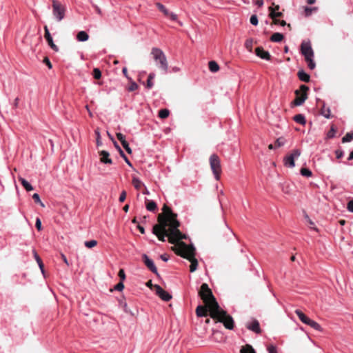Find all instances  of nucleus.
I'll use <instances>...</instances> for the list:
<instances>
[{
	"mask_svg": "<svg viewBox=\"0 0 353 353\" xmlns=\"http://www.w3.org/2000/svg\"><path fill=\"white\" fill-rule=\"evenodd\" d=\"M306 325H310L311 327L314 328L316 330L322 331L321 326L317 322H316L310 319Z\"/></svg>",
	"mask_w": 353,
	"mask_h": 353,
	"instance_id": "25",
	"label": "nucleus"
},
{
	"mask_svg": "<svg viewBox=\"0 0 353 353\" xmlns=\"http://www.w3.org/2000/svg\"><path fill=\"white\" fill-rule=\"evenodd\" d=\"M154 289L156 294L163 300L165 301H169L172 299V295L164 290L160 285H155Z\"/></svg>",
	"mask_w": 353,
	"mask_h": 353,
	"instance_id": "11",
	"label": "nucleus"
},
{
	"mask_svg": "<svg viewBox=\"0 0 353 353\" xmlns=\"http://www.w3.org/2000/svg\"><path fill=\"white\" fill-rule=\"evenodd\" d=\"M335 153L337 159H341L344 154L343 152L339 150H336Z\"/></svg>",
	"mask_w": 353,
	"mask_h": 353,
	"instance_id": "58",
	"label": "nucleus"
},
{
	"mask_svg": "<svg viewBox=\"0 0 353 353\" xmlns=\"http://www.w3.org/2000/svg\"><path fill=\"white\" fill-rule=\"evenodd\" d=\"M347 208L348 211L353 212V199L350 200L347 203Z\"/></svg>",
	"mask_w": 353,
	"mask_h": 353,
	"instance_id": "54",
	"label": "nucleus"
},
{
	"mask_svg": "<svg viewBox=\"0 0 353 353\" xmlns=\"http://www.w3.org/2000/svg\"><path fill=\"white\" fill-rule=\"evenodd\" d=\"M154 77H155V74L154 73H150L148 75V80H147V88L148 89H150V88H152L153 87L154 83L152 82V80L154 78Z\"/></svg>",
	"mask_w": 353,
	"mask_h": 353,
	"instance_id": "32",
	"label": "nucleus"
},
{
	"mask_svg": "<svg viewBox=\"0 0 353 353\" xmlns=\"http://www.w3.org/2000/svg\"><path fill=\"white\" fill-rule=\"evenodd\" d=\"M241 353H256L255 350L250 345H246L241 349Z\"/></svg>",
	"mask_w": 353,
	"mask_h": 353,
	"instance_id": "27",
	"label": "nucleus"
},
{
	"mask_svg": "<svg viewBox=\"0 0 353 353\" xmlns=\"http://www.w3.org/2000/svg\"><path fill=\"white\" fill-rule=\"evenodd\" d=\"M161 259L165 262L168 261V256L166 254L161 255Z\"/></svg>",
	"mask_w": 353,
	"mask_h": 353,
	"instance_id": "62",
	"label": "nucleus"
},
{
	"mask_svg": "<svg viewBox=\"0 0 353 353\" xmlns=\"http://www.w3.org/2000/svg\"><path fill=\"white\" fill-rule=\"evenodd\" d=\"M209 160L212 173L216 180L219 181L220 179V174L221 172L220 159L216 154H213L210 157Z\"/></svg>",
	"mask_w": 353,
	"mask_h": 353,
	"instance_id": "7",
	"label": "nucleus"
},
{
	"mask_svg": "<svg viewBox=\"0 0 353 353\" xmlns=\"http://www.w3.org/2000/svg\"><path fill=\"white\" fill-rule=\"evenodd\" d=\"M268 353H278L276 347L274 345H270L268 347Z\"/></svg>",
	"mask_w": 353,
	"mask_h": 353,
	"instance_id": "53",
	"label": "nucleus"
},
{
	"mask_svg": "<svg viewBox=\"0 0 353 353\" xmlns=\"http://www.w3.org/2000/svg\"><path fill=\"white\" fill-rule=\"evenodd\" d=\"M254 41L252 39H248L245 42V48L249 51H252V47H253Z\"/></svg>",
	"mask_w": 353,
	"mask_h": 353,
	"instance_id": "31",
	"label": "nucleus"
},
{
	"mask_svg": "<svg viewBox=\"0 0 353 353\" xmlns=\"http://www.w3.org/2000/svg\"><path fill=\"white\" fill-rule=\"evenodd\" d=\"M300 90L302 92L301 93L300 90L295 91L296 98L293 101V104L296 106L301 105L307 99L306 91L308 90V87L305 85H302L300 87Z\"/></svg>",
	"mask_w": 353,
	"mask_h": 353,
	"instance_id": "9",
	"label": "nucleus"
},
{
	"mask_svg": "<svg viewBox=\"0 0 353 353\" xmlns=\"http://www.w3.org/2000/svg\"><path fill=\"white\" fill-rule=\"evenodd\" d=\"M255 53L256 56L260 57L262 59L270 60V54L268 51L264 50V49L261 47H258L255 50Z\"/></svg>",
	"mask_w": 353,
	"mask_h": 353,
	"instance_id": "14",
	"label": "nucleus"
},
{
	"mask_svg": "<svg viewBox=\"0 0 353 353\" xmlns=\"http://www.w3.org/2000/svg\"><path fill=\"white\" fill-rule=\"evenodd\" d=\"M93 76L96 79H99L101 77V72L99 68H94L93 70Z\"/></svg>",
	"mask_w": 353,
	"mask_h": 353,
	"instance_id": "40",
	"label": "nucleus"
},
{
	"mask_svg": "<svg viewBox=\"0 0 353 353\" xmlns=\"http://www.w3.org/2000/svg\"><path fill=\"white\" fill-rule=\"evenodd\" d=\"M321 114L325 118H330V110L329 108H326L325 105L321 108Z\"/></svg>",
	"mask_w": 353,
	"mask_h": 353,
	"instance_id": "30",
	"label": "nucleus"
},
{
	"mask_svg": "<svg viewBox=\"0 0 353 353\" xmlns=\"http://www.w3.org/2000/svg\"><path fill=\"white\" fill-rule=\"evenodd\" d=\"M162 210L163 213L158 216L159 223L153 226L152 233L163 242L168 236L169 242L172 244L185 239V235L179 230V222L176 219V214H174L166 205L163 207Z\"/></svg>",
	"mask_w": 353,
	"mask_h": 353,
	"instance_id": "1",
	"label": "nucleus"
},
{
	"mask_svg": "<svg viewBox=\"0 0 353 353\" xmlns=\"http://www.w3.org/2000/svg\"><path fill=\"white\" fill-rule=\"evenodd\" d=\"M142 258L145 265L148 267V268L150 269V270L153 273L158 274L157 268L155 266L153 261L150 259L145 254H143Z\"/></svg>",
	"mask_w": 353,
	"mask_h": 353,
	"instance_id": "13",
	"label": "nucleus"
},
{
	"mask_svg": "<svg viewBox=\"0 0 353 353\" xmlns=\"http://www.w3.org/2000/svg\"><path fill=\"white\" fill-rule=\"evenodd\" d=\"M146 208L148 211L153 212L157 208V204L154 201H150L146 204Z\"/></svg>",
	"mask_w": 353,
	"mask_h": 353,
	"instance_id": "33",
	"label": "nucleus"
},
{
	"mask_svg": "<svg viewBox=\"0 0 353 353\" xmlns=\"http://www.w3.org/2000/svg\"><path fill=\"white\" fill-rule=\"evenodd\" d=\"M270 16L273 19H274L276 17H281L282 15L281 12H276L275 10L272 8H270Z\"/></svg>",
	"mask_w": 353,
	"mask_h": 353,
	"instance_id": "38",
	"label": "nucleus"
},
{
	"mask_svg": "<svg viewBox=\"0 0 353 353\" xmlns=\"http://www.w3.org/2000/svg\"><path fill=\"white\" fill-rule=\"evenodd\" d=\"M254 3L261 7L263 5V0H254Z\"/></svg>",
	"mask_w": 353,
	"mask_h": 353,
	"instance_id": "61",
	"label": "nucleus"
},
{
	"mask_svg": "<svg viewBox=\"0 0 353 353\" xmlns=\"http://www.w3.org/2000/svg\"><path fill=\"white\" fill-rule=\"evenodd\" d=\"M284 139L282 138H279L276 139V141L274 143V145L276 148H280L281 146L284 145Z\"/></svg>",
	"mask_w": 353,
	"mask_h": 353,
	"instance_id": "45",
	"label": "nucleus"
},
{
	"mask_svg": "<svg viewBox=\"0 0 353 353\" xmlns=\"http://www.w3.org/2000/svg\"><path fill=\"white\" fill-rule=\"evenodd\" d=\"M35 226L39 231L41 230V229H42L41 221L39 218L36 219Z\"/></svg>",
	"mask_w": 353,
	"mask_h": 353,
	"instance_id": "50",
	"label": "nucleus"
},
{
	"mask_svg": "<svg viewBox=\"0 0 353 353\" xmlns=\"http://www.w3.org/2000/svg\"><path fill=\"white\" fill-rule=\"evenodd\" d=\"M274 20V24H280L281 26H284L286 25V22L284 21V20H282V21H279L278 19H273Z\"/></svg>",
	"mask_w": 353,
	"mask_h": 353,
	"instance_id": "57",
	"label": "nucleus"
},
{
	"mask_svg": "<svg viewBox=\"0 0 353 353\" xmlns=\"http://www.w3.org/2000/svg\"><path fill=\"white\" fill-rule=\"evenodd\" d=\"M208 307L199 305L196 309V313L198 316H206L208 314Z\"/></svg>",
	"mask_w": 353,
	"mask_h": 353,
	"instance_id": "17",
	"label": "nucleus"
},
{
	"mask_svg": "<svg viewBox=\"0 0 353 353\" xmlns=\"http://www.w3.org/2000/svg\"><path fill=\"white\" fill-rule=\"evenodd\" d=\"M167 17H170L172 21H176L177 19V15L173 12H170L169 15Z\"/></svg>",
	"mask_w": 353,
	"mask_h": 353,
	"instance_id": "59",
	"label": "nucleus"
},
{
	"mask_svg": "<svg viewBox=\"0 0 353 353\" xmlns=\"http://www.w3.org/2000/svg\"><path fill=\"white\" fill-rule=\"evenodd\" d=\"M122 72H123V74H124V76L129 80V81H131V78L129 77L128 74V70H127V68L125 67L123 68L122 70Z\"/></svg>",
	"mask_w": 353,
	"mask_h": 353,
	"instance_id": "60",
	"label": "nucleus"
},
{
	"mask_svg": "<svg viewBox=\"0 0 353 353\" xmlns=\"http://www.w3.org/2000/svg\"><path fill=\"white\" fill-rule=\"evenodd\" d=\"M32 199H34L35 203H41L40 196L37 193H34L32 195Z\"/></svg>",
	"mask_w": 353,
	"mask_h": 353,
	"instance_id": "55",
	"label": "nucleus"
},
{
	"mask_svg": "<svg viewBox=\"0 0 353 353\" xmlns=\"http://www.w3.org/2000/svg\"><path fill=\"white\" fill-rule=\"evenodd\" d=\"M169 110L167 109H162L159 112V117L161 119H165L169 116Z\"/></svg>",
	"mask_w": 353,
	"mask_h": 353,
	"instance_id": "35",
	"label": "nucleus"
},
{
	"mask_svg": "<svg viewBox=\"0 0 353 353\" xmlns=\"http://www.w3.org/2000/svg\"><path fill=\"white\" fill-rule=\"evenodd\" d=\"M301 155V151L299 149L292 150V153L284 159V165L289 168H294L295 166L294 160Z\"/></svg>",
	"mask_w": 353,
	"mask_h": 353,
	"instance_id": "10",
	"label": "nucleus"
},
{
	"mask_svg": "<svg viewBox=\"0 0 353 353\" xmlns=\"http://www.w3.org/2000/svg\"><path fill=\"white\" fill-rule=\"evenodd\" d=\"M19 181L21 182L23 187L27 190V191H32L33 190V187L30 184V183L26 181L25 179L19 176Z\"/></svg>",
	"mask_w": 353,
	"mask_h": 353,
	"instance_id": "20",
	"label": "nucleus"
},
{
	"mask_svg": "<svg viewBox=\"0 0 353 353\" xmlns=\"http://www.w3.org/2000/svg\"><path fill=\"white\" fill-rule=\"evenodd\" d=\"M250 21L253 26H257L259 23L257 16L256 14H252L250 19Z\"/></svg>",
	"mask_w": 353,
	"mask_h": 353,
	"instance_id": "41",
	"label": "nucleus"
},
{
	"mask_svg": "<svg viewBox=\"0 0 353 353\" xmlns=\"http://www.w3.org/2000/svg\"><path fill=\"white\" fill-rule=\"evenodd\" d=\"M295 313L296 314V315L298 316L299 319L301 322H303L305 324H307V323H308L310 318L307 317L303 312L299 310H296L295 311Z\"/></svg>",
	"mask_w": 353,
	"mask_h": 353,
	"instance_id": "19",
	"label": "nucleus"
},
{
	"mask_svg": "<svg viewBox=\"0 0 353 353\" xmlns=\"http://www.w3.org/2000/svg\"><path fill=\"white\" fill-rule=\"evenodd\" d=\"M123 288H124V285L122 281L117 283L114 287V289L118 291H121V290H123Z\"/></svg>",
	"mask_w": 353,
	"mask_h": 353,
	"instance_id": "51",
	"label": "nucleus"
},
{
	"mask_svg": "<svg viewBox=\"0 0 353 353\" xmlns=\"http://www.w3.org/2000/svg\"><path fill=\"white\" fill-rule=\"evenodd\" d=\"M19 101V99L18 97H17L14 99V103H13V105H14V108H17L18 107Z\"/></svg>",
	"mask_w": 353,
	"mask_h": 353,
	"instance_id": "64",
	"label": "nucleus"
},
{
	"mask_svg": "<svg viewBox=\"0 0 353 353\" xmlns=\"http://www.w3.org/2000/svg\"><path fill=\"white\" fill-rule=\"evenodd\" d=\"M173 250L178 255L187 259L191 263L190 271L194 272L198 266V261L195 258V248L192 245H187L184 242L177 241L174 243Z\"/></svg>",
	"mask_w": 353,
	"mask_h": 353,
	"instance_id": "2",
	"label": "nucleus"
},
{
	"mask_svg": "<svg viewBox=\"0 0 353 353\" xmlns=\"http://www.w3.org/2000/svg\"><path fill=\"white\" fill-rule=\"evenodd\" d=\"M304 10H305V16L309 17L310 15H311V14L313 11L317 10V8L316 7H314V8L305 7Z\"/></svg>",
	"mask_w": 353,
	"mask_h": 353,
	"instance_id": "39",
	"label": "nucleus"
},
{
	"mask_svg": "<svg viewBox=\"0 0 353 353\" xmlns=\"http://www.w3.org/2000/svg\"><path fill=\"white\" fill-rule=\"evenodd\" d=\"M100 161L105 164H112V161L110 158V154L105 150H101L99 152Z\"/></svg>",
	"mask_w": 353,
	"mask_h": 353,
	"instance_id": "15",
	"label": "nucleus"
},
{
	"mask_svg": "<svg viewBox=\"0 0 353 353\" xmlns=\"http://www.w3.org/2000/svg\"><path fill=\"white\" fill-rule=\"evenodd\" d=\"M122 145L128 154L132 153V149L130 148L129 144L127 141H123Z\"/></svg>",
	"mask_w": 353,
	"mask_h": 353,
	"instance_id": "47",
	"label": "nucleus"
},
{
	"mask_svg": "<svg viewBox=\"0 0 353 353\" xmlns=\"http://www.w3.org/2000/svg\"><path fill=\"white\" fill-rule=\"evenodd\" d=\"M213 319H216L219 322L223 323L225 328L232 330L234 328V320L232 317L228 314L225 311L221 309L220 307L210 313Z\"/></svg>",
	"mask_w": 353,
	"mask_h": 353,
	"instance_id": "4",
	"label": "nucleus"
},
{
	"mask_svg": "<svg viewBox=\"0 0 353 353\" xmlns=\"http://www.w3.org/2000/svg\"><path fill=\"white\" fill-rule=\"evenodd\" d=\"M134 187L137 190H139L141 187H145L144 183L138 178L133 177L132 181Z\"/></svg>",
	"mask_w": 353,
	"mask_h": 353,
	"instance_id": "22",
	"label": "nucleus"
},
{
	"mask_svg": "<svg viewBox=\"0 0 353 353\" xmlns=\"http://www.w3.org/2000/svg\"><path fill=\"white\" fill-rule=\"evenodd\" d=\"M301 53L304 56L308 68L310 70L315 68L316 64L313 60L314 52L309 42H303L301 46Z\"/></svg>",
	"mask_w": 353,
	"mask_h": 353,
	"instance_id": "6",
	"label": "nucleus"
},
{
	"mask_svg": "<svg viewBox=\"0 0 353 353\" xmlns=\"http://www.w3.org/2000/svg\"><path fill=\"white\" fill-rule=\"evenodd\" d=\"M157 7L159 10L162 12L165 16H168L170 14V11L161 3H156Z\"/></svg>",
	"mask_w": 353,
	"mask_h": 353,
	"instance_id": "29",
	"label": "nucleus"
},
{
	"mask_svg": "<svg viewBox=\"0 0 353 353\" xmlns=\"http://www.w3.org/2000/svg\"><path fill=\"white\" fill-rule=\"evenodd\" d=\"M33 254H34V256L41 270V272L43 273L44 270H43V262L41 259V258L39 257V256L37 254V252L35 250H33Z\"/></svg>",
	"mask_w": 353,
	"mask_h": 353,
	"instance_id": "28",
	"label": "nucleus"
},
{
	"mask_svg": "<svg viewBox=\"0 0 353 353\" xmlns=\"http://www.w3.org/2000/svg\"><path fill=\"white\" fill-rule=\"evenodd\" d=\"M209 69L212 72H216L219 70V66L217 63L214 61H211L208 63Z\"/></svg>",
	"mask_w": 353,
	"mask_h": 353,
	"instance_id": "26",
	"label": "nucleus"
},
{
	"mask_svg": "<svg viewBox=\"0 0 353 353\" xmlns=\"http://www.w3.org/2000/svg\"><path fill=\"white\" fill-rule=\"evenodd\" d=\"M52 14L57 21H62L65 15V7L57 0H52Z\"/></svg>",
	"mask_w": 353,
	"mask_h": 353,
	"instance_id": "8",
	"label": "nucleus"
},
{
	"mask_svg": "<svg viewBox=\"0 0 353 353\" xmlns=\"http://www.w3.org/2000/svg\"><path fill=\"white\" fill-rule=\"evenodd\" d=\"M283 39V35L279 32L274 33L271 37L270 40L273 42H280Z\"/></svg>",
	"mask_w": 353,
	"mask_h": 353,
	"instance_id": "24",
	"label": "nucleus"
},
{
	"mask_svg": "<svg viewBox=\"0 0 353 353\" xmlns=\"http://www.w3.org/2000/svg\"><path fill=\"white\" fill-rule=\"evenodd\" d=\"M116 136L117 137V139L121 141V144L123 143V141H126L125 139V136L120 133V132H117L116 134Z\"/></svg>",
	"mask_w": 353,
	"mask_h": 353,
	"instance_id": "49",
	"label": "nucleus"
},
{
	"mask_svg": "<svg viewBox=\"0 0 353 353\" xmlns=\"http://www.w3.org/2000/svg\"><path fill=\"white\" fill-rule=\"evenodd\" d=\"M305 218L307 221L308 225L310 228L316 230V228H314V222L310 219L307 214H305Z\"/></svg>",
	"mask_w": 353,
	"mask_h": 353,
	"instance_id": "44",
	"label": "nucleus"
},
{
	"mask_svg": "<svg viewBox=\"0 0 353 353\" xmlns=\"http://www.w3.org/2000/svg\"><path fill=\"white\" fill-rule=\"evenodd\" d=\"M139 230L141 232V234H144L145 233V229L143 226L140 225H138L137 226Z\"/></svg>",
	"mask_w": 353,
	"mask_h": 353,
	"instance_id": "63",
	"label": "nucleus"
},
{
	"mask_svg": "<svg viewBox=\"0 0 353 353\" xmlns=\"http://www.w3.org/2000/svg\"><path fill=\"white\" fill-rule=\"evenodd\" d=\"M352 140H353V132H348L342 138L343 143L350 142Z\"/></svg>",
	"mask_w": 353,
	"mask_h": 353,
	"instance_id": "34",
	"label": "nucleus"
},
{
	"mask_svg": "<svg viewBox=\"0 0 353 353\" xmlns=\"http://www.w3.org/2000/svg\"><path fill=\"white\" fill-rule=\"evenodd\" d=\"M294 120L296 123L301 124L303 125H305V123H306L305 118L304 115H303L301 114H296L294 117Z\"/></svg>",
	"mask_w": 353,
	"mask_h": 353,
	"instance_id": "23",
	"label": "nucleus"
},
{
	"mask_svg": "<svg viewBox=\"0 0 353 353\" xmlns=\"http://www.w3.org/2000/svg\"><path fill=\"white\" fill-rule=\"evenodd\" d=\"M199 294L203 301L205 303L206 307H208L210 313L214 311L215 310H217V308L219 307L207 283H203L201 285Z\"/></svg>",
	"mask_w": 353,
	"mask_h": 353,
	"instance_id": "3",
	"label": "nucleus"
},
{
	"mask_svg": "<svg viewBox=\"0 0 353 353\" xmlns=\"http://www.w3.org/2000/svg\"><path fill=\"white\" fill-rule=\"evenodd\" d=\"M151 54L156 62V65L162 70L164 73H167L168 70V63L164 52L158 48H153L151 50Z\"/></svg>",
	"mask_w": 353,
	"mask_h": 353,
	"instance_id": "5",
	"label": "nucleus"
},
{
	"mask_svg": "<svg viewBox=\"0 0 353 353\" xmlns=\"http://www.w3.org/2000/svg\"><path fill=\"white\" fill-rule=\"evenodd\" d=\"M44 31H45V34H44V37L45 39H46L48 45L50 46V48L56 51V52H58L59 51V48L57 47V46H56L54 42H53V39H52V37L49 32V30L48 28V26H44Z\"/></svg>",
	"mask_w": 353,
	"mask_h": 353,
	"instance_id": "12",
	"label": "nucleus"
},
{
	"mask_svg": "<svg viewBox=\"0 0 353 353\" xmlns=\"http://www.w3.org/2000/svg\"><path fill=\"white\" fill-rule=\"evenodd\" d=\"M246 327L255 333H261L259 323L257 320H253L250 323L247 324Z\"/></svg>",
	"mask_w": 353,
	"mask_h": 353,
	"instance_id": "16",
	"label": "nucleus"
},
{
	"mask_svg": "<svg viewBox=\"0 0 353 353\" xmlns=\"http://www.w3.org/2000/svg\"><path fill=\"white\" fill-rule=\"evenodd\" d=\"M43 63H46L47 65V66L48 67V68L51 69L52 68V65L50 61V59L46 57L43 59Z\"/></svg>",
	"mask_w": 353,
	"mask_h": 353,
	"instance_id": "56",
	"label": "nucleus"
},
{
	"mask_svg": "<svg viewBox=\"0 0 353 353\" xmlns=\"http://www.w3.org/2000/svg\"><path fill=\"white\" fill-rule=\"evenodd\" d=\"M119 153H120L121 156L123 158V159L125 161V163L129 166L132 167V163H130L129 159L127 158V157L125 155V154L123 153V150L121 149H119Z\"/></svg>",
	"mask_w": 353,
	"mask_h": 353,
	"instance_id": "46",
	"label": "nucleus"
},
{
	"mask_svg": "<svg viewBox=\"0 0 353 353\" xmlns=\"http://www.w3.org/2000/svg\"><path fill=\"white\" fill-rule=\"evenodd\" d=\"M130 81V85L128 87V90L130 92L136 90L138 88V85L134 81H133L132 79Z\"/></svg>",
	"mask_w": 353,
	"mask_h": 353,
	"instance_id": "42",
	"label": "nucleus"
},
{
	"mask_svg": "<svg viewBox=\"0 0 353 353\" xmlns=\"http://www.w3.org/2000/svg\"><path fill=\"white\" fill-rule=\"evenodd\" d=\"M298 77H299V79L302 81L308 82L310 81V75L307 74L303 70H299L298 72Z\"/></svg>",
	"mask_w": 353,
	"mask_h": 353,
	"instance_id": "21",
	"label": "nucleus"
},
{
	"mask_svg": "<svg viewBox=\"0 0 353 353\" xmlns=\"http://www.w3.org/2000/svg\"><path fill=\"white\" fill-rule=\"evenodd\" d=\"M118 276L120 278V279L121 280V281L125 280V272H124V270L123 269H121L119 271Z\"/></svg>",
	"mask_w": 353,
	"mask_h": 353,
	"instance_id": "48",
	"label": "nucleus"
},
{
	"mask_svg": "<svg viewBox=\"0 0 353 353\" xmlns=\"http://www.w3.org/2000/svg\"><path fill=\"white\" fill-rule=\"evenodd\" d=\"M84 245L88 248H92L97 245V241L96 240L88 241L84 243Z\"/></svg>",
	"mask_w": 353,
	"mask_h": 353,
	"instance_id": "37",
	"label": "nucleus"
},
{
	"mask_svg": "<svg viewBox=\"0 0 353 353\" xmlns=\"http://www.w3.org/2000/svg\"><path fill=\"white\" fill-rule=\"evenodd\" d=\"M335 133H336V129L332 125L331 127V129L330 130L327 132V137L328 139H331V138H333L334 136H335Z\"/></svg>",
	"mask_w": 353,
	"mask_h": 353,
	"instance_id": "43",
	"label": "nucleus"
},
{
	"mask_svg": "<svg viewBox=\"0 0 353 353\" xmlns=\"http://www.w3.org/2000/svg\"><path fill=\"white\" fill-rule=\"evenodd\" d=\"M125 198H126V192L125 190H123L121 192L119 201L120 202H123L125 201Z\"/></svg>",
	"mask_w": 353,
	"mask_h": 353,
	"instance_id": "52",
	"label": "nucleus"
},
{
	"mask_svg": "<svg viewBox=\"0 0 353 353\" xmlns=\"http://www.w3.org/2000/svg\"><path fill=\"white\" fill-rule=\"evenodd\" d=\"M301 174L303 176L310 177L312 175V172L307 168H301Z\"/></svg>",
	"mask_w": 353,
	"mask_h": 353,
	"instance_id": "36",
	"label": "nucleus"
},
{
	"mask_svg": "<svg viewBox=\"0 0 353 353\" xmlns=\"http://www.w3.org/2000/svg\"><path fill=\"white\" fill-rule=\"evenodd\" d=\"M88 39H89V35L85 31H83V30L80 31L77 34V39L79 41H81V42L86 41L88 40Z\"/></svg>",
	"mask_w": 353,
	"mask_h": 353,
	"instance_id": "18",
	"label": "nucleus"
}]
</instances>
